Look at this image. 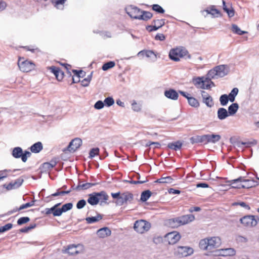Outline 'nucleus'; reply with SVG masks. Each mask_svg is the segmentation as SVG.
Wrapping results in <instances>:
<instances>
[{"label": "nucleus", "mask_w": 259, "mask_h": 259, "mask_svg": "<svg viewBox=\"0 0 259 259\" xmlns=\"http://www.w3.org/2000/svg\"><path fill=\"white\" fill-rule=\"evenodd\" d=\"M108 198L109 196L106 192L102 191L100 192H94L90 194L87 201L91 205H95L99 202L100 199L106 201Z\"/></svg>", "instance_id": "nucleus-1"}, {"label": "nucleus", "mask_w": 259, "mask_h": 259, "mask_svg": "<svg viewBox=\"0 0 259 259\" xmlns=\"http://www.w3.org/2000/svg\"><path fill=\"white\" fill-rule=\"evenodd\" d=\"M18 65L21 71L28 72L35 68V64L33 62L28 60H24L23 58H19L18 61Z\"/></svg>", "instance_id": "nucleus-2"}, {"label": "nucleus", "mask_w": 259, "mask_h": 259, "mask_svg": "<svg viewBox=\"0 0 259 259\" xmlns=\"http://www.w3.org/2000/svg\"><path fill=\"white\" fill-rule=\"evenodd\" d=\"M150 227L151 224L150 223L142 220L136 221L134 226L135 230L141 234L148 231Z\"/></svg>", "instance_id": "nucleus-3"}, {"label": "nucleus", "mask_w": 259, "mask_h": 259, "mask_svg": "<svg viewBox=\"0 0 259 259\" xmlns=\"http://www.w3.org/2000/svg\"><path fill=\"white\" fill-rule=\"evenodd\" d=\"M184 49L183 48H176L171 49L168 55L170 59L177 62L180 61V58L185 57V54H183L184 53Z\"/></svg>", "instance_id": "nucleus-4"}, {"label": "nucleus", "mask_w": 259, "mask_h": 259, "mask_svg": "<svg viewBox=\"0 0 259 259\" xmlns=\"http://www.w3.org/2000/svg\"><path fill=\"white\" fill-rule=\"evenodd\" d=\"M240 222L244 226L253 227L257 225V222L254 215H245L240 219Z\"/></svg>", "instance_id": "nucleus-5"}, {"label": "nucleus", "mask_w": 259, "mask_h": 259, "mask_svg": "<svg viewBox=\"0 0 259 259\" xmlns=\"http://www.w3.org/2000/svg\"><path fill=\"white\" fill-rule=\"evenodd\" d=\"M125 11L128 15L134 19H138L140 15L142 10L137 7L131 6L125 8Z\"/></svg>", "instance_id": "nucleus-6"}, {"label": "nucleus", "mask_w": 259, "mask_h": 259, "mask_svg": "<svg viewBox=\"0 0 259 259\" xmlns=\"http://www.w3.org/2000/svg\"><path fill=\"white\" fill-rule=\"evenodd\" d=\"M177 252L180 257H184L191 255L193 253V249L190 247L179 246L177 247Z\"/></svg>", "instance_id": "nucleus-7"}, {"label": "nucleus", "mask_w": 259, "mask_h": 259, "mask_svg": "<svg viewBox=\"0 0 259 259\" xmlns=\"http://www.w3.org/2000/svg\"><path fill=\"white\" fill-rule=\"evenodd\" d=\"M82 144V140L79 138L72 140L68 145L67 149L70 152H75Z\"/></svg>", "instance_id": "nucleus-8"}, {"label": "nucleus", "mask_w": 259, "mask_h": 259, "mask_svg": "<svg viewBox=\"0 0 259 259\" xmlns=\"http://www.w3.org/2000/svg\"><path fill=\"white\" fill-rule=\"evenodd\" d=\"M166 237L169 244H176L181 238V235L177 232H172L166 234Z\"/></svg>", "instance_id": "nucleus-9"}, {"label": "nucleus", "mask_w": 259, "mask_h": 259, "mask_svg": "<svg viewBox=\"0 0 259 259\" xmlns=\"http://www.w3.org/2000/svg\"><path fill=\"white\" fill-rule=\"evenodd\" d=\"M49 69L51 70V72L54 74L58 81H60L63 79L64 76V72L62 71L59 67L52 66L49 67Z\"/></svg>", "instance_id": "nucleus-10"}, {"label": "nucleus", "mask_w": 259, "mask_h": 259, "mask_svg": "<svg viewBox=\"0 0 259 259\" xmlns=\"http://www.w3.org/2000/svg\"><path fill=\"white\" fill-rule=\"evenodd\" d=\"M59 162V158L54 157L50 162H45L42 164V170L44 171H47L55 167Z\"/></svg>", "instance_id": "nucleus-11"}, {"label": "nucleus", "mask_w": 259, "mask_h": 259, "mask_svg": "<svg viewBox=\"0 0 259 259\" xmlns=\"http://www.w3.org/2000/svg\"><path fill=\"white\" fill-rule=\"evenodd\" d=\"M207 242L208 244L209 250L219 247L221 243V239L218 237H213L210 239H207Z\"/></svg>", "instance_id": "nucleus-12"}, {"label": "nucleus", "mask_w": 259, "mask_h": 259, "mask_svg": "<svg viewBox=\"0 0 259 259\" xmlns=\"http://www.w3.org/2000/svg\"><path fill=\"white\" fill-rule=\"evenodd\" d=\"M218 76L223 77L228 74L229 68L227 65H221L215 67Z\"/></svg>", "instance_id": "nucleus-13"}, {"label": "nucleus", "mask_w": 259, "mask_h": 259, "mask_svg": "<svg viewBox=\"0 0 259 259\" xmlns=\"http://www.w3.org/2000/svg\"><path fill=\"white\" fill-rule=\"evenodd\" d=\"M180 226L187 224L193 221L195 219L194 215L189 214L183 215L178 217Z\"/></svg>", "instance_id": "nucleus-14"}, {"label": "nucleus", "mask_w": 259, "mask_h": 259, "mask_svg": "<svg viewBox=\"0 0 259 259\" xmlns=\"http://www.w3.org/2000/svg\"><path fill=\"white\" fill-rule=\"evenodd\" d=\"M221 137L219 135H204L205 144L209 143H215L219 142L221 140Z\"/></svg>", "instance_id": "nucleus-15"}, {"label": "nucleus", "mask_w": 259, "mask_h": 259, "mask_svg": "<svg viewBox=\"0 0 259 259\" xmlns=\"http://www.w3.org/2000/svg\"><path fill=\"white\" fill-rule=\"evenodd\" d=\"M61 204V203H58L54 205L51 208H46L44 211V213L46 215H49L51 213L53 214L54 217H59V213H56V211L59 209V208L58 207Z\"/></svg>", "instance_id": "nucleus-16"}, {"label": "nucleus", "mask_w": 259, "mask_h": 259, "mask_svg": "<svg viewBox=\"0 0 259 259\" xmlns=\"http://www.w3.org/2000/svg\"><path fill=\"white\" fill-rule=\"evenodd\" d=\"M164 95L167 98L173 100H177L179 97L178 93L173 89L165 90Z\"/></svg>", "instance_id": "nucleus-17"}, {"label": "nucleus", "mask_w": 259, "mask_h": 259, "mask_svg": "<svg viewBox=\"0 0 259 259\" xmlns=\"http://www.w3.org/2000/svg\"><path fill=\"white\" fill-rule=\"evenodd\" d=\"M111 231L108 227H103L97 231V235L100 238H105L111 235Z\"/></svg>", "instance_id": "nucleus-18"}, {"label": "nucleus", "mask_w": 259, "mask_h": 259, "mask_svg": "<svg viewBox=\"0 0 259 259\" xmlns=\"http://www.w3.org/2000/svg\"><path fill=\"white\" fill-rule=\"evenodd\" d=\"M184 54H185V59H192V61L195 63H198V61H201L202 60V58L201 56H198V57H197V55L196 54L193 55H190L189 53L188 50H186L185 48L184 49Z\"/></svg>", "instance_id": "nucleus-19"}, {"label": "nucleus", "mask_w": 259, "mask_h": 259, "mask_svg": "<svg viewBox=\"0 0 259 259\" xmlns=\"http://www.w3.org/2000/svg\"><path fill=\"white\" fill-rule=\"evenodd\" d=\"M229 116L226 109L223 107L219 108L217 111V117L220 120H223Z\"/></svg>", "instance_id": "nucleus-20"}, {"label": "nucleus", "mask_w": 259, "mask_h": 259, "mask_svg": "<svg viewBox=\"0 0 259 259\" xmlns=\"http://www.w3.org/2000/svg\"><path fill=\"white\" fill-rule=\"evenodd\" d=\"M98 183H85L82 184H80V180H78V185L76 186V189L79 190V191L81 190H87L93 186L98 185Z\"/></svg>", "instance_id": "nucleus-21"}, {"label": "nucleus", "mask_w": 259, "mask_h": 259, "mask_svg": "<svg viewBox=\"0 0 259 259\" xmlns=\"http://www.w3.org/2000/svg\"><path fill=\"white\" fill-rule=\"evenodd\" d=\"M73 207V204L71 202L65 203L62 205L61 208H59L56 211V213H59V216H61L63 212H65L68 210H71Z\"/></svg>", "instance_id": "nucleus-22"}, {"label": "nucleus", "mask_w": 259, "mask_h": 259, "mask_svg": "<svg viewBox=\"0 0 259 259\" xmlns=\"http://www.w3.org/2000/svg\"><path fill=\"white\" fill-rule=\"evenodd\" d=\"M153 17V14L149 11L142 10L140 15H139V20L147 21Z\"/></svg>", "instance_id": "nucleus-23"}, {"label": "nucleus", "mask_w": 259, "mask_h": 259, "mask_svg": "<svg viewBox=\"0 0 259 259\" xmlns=\"http://www.w3.org/2000/svg\"><path fill=\"white\" fill-rule=\"evenodd\" d=\"M42 149L43 145L40 142H37L34 143L30 147L31 152L34 153H39Z\"/></svg>", "instance_id": "nucleus-24"}, {"label": "nucleus", "mask_w": 259, "mask_h": 259, "mask_svg": "<svg viewBox=\"0 0 259 259\" xmlns=\"http://www.w3.org/2000/svg\"><path fill=\"white\" fill-rule=\"evenodd\" d=\"M183 143L180 141H177L174 142L169 143L167 147L175 151L180 150L182 147Z\"/></svg>", "instance_id": "nucleus-25"}, {"label": "nucleus", "mask_w": 259, "mask_h": 259, "mask_svg": "<svg viewBox=\"0 0 259 259\" xmlns=\"http://www.w3.org/2000/svg\"><path fill=\"white\" fill-rule=\"evenodd\" d=\"M190 143L192 144L197 143L205 144L204 135L202 136H195L190 138Z\"/></svg>", "instance_id": "nucleus-26"}, {"label": "nucleus", "mask_w": 259, "mask_h": 259, "mask_svg": "<svg viewBox=\"0 0 259 259\" xmlns=\"http://www.w3.org/2000/svg\"><path fill=\"white\" fill-rule=\"evenodd\" d=\"M238 109H239V105L238 103H233L232 104H231L228 107V109L227 110L228 113L229 115V116L234 115L237 112Z\"/></svg>", "instance_id": "nucleus-27"}, {"label": "nucleus", "mask_w": 259, "mask_h": 259, "mask_svg": "<svg viewBox=\"0 0 259 259\" xmlns=\"http://www.w3.org/2000/svg\"><path fill=\"white\" fill-rule=\"evenodd\" d=\"M72 71L74 73V74L77 77V80H75V77L74 76H72L71 84L79 82L80 81V78L83 77V75H81V74L83 73V70L72 69Z\"/></svg>", "instance_id": "nucleus-28"}, {"label": "nucleus", "mask_w": 259, "mask_h": 259, "mask_svg": "<svg viewBox=\"0 0 259 259\" xmlns=\"http://www.w3.org/2000/svg\"><path fill=\"white\" fill-rule=\"evenodd\" d=\"M249 175L248 172L246 173V176L243 177H239L237 179L229 180L226 181L227 183H230V185L236 184L238 182H244V183L246 182H249V179H246L245 178L247 175Z\"/></svg>", "instance_id": "nucleus-29"}, {"label": "nucleus", "mask_w": 259, "mask_h": 259, "mask_svg": "<svg viewBox=\"0 0 259 259\" xmlns=\"http://www.w3.org/2000/svg\"><path fill=\"white\" fill-rule=\"evenodd\" d=\"M23 154V150L22 148L20 147H16L13 148L12 155L15 158H20L22 159Z\"/></svg>", "instance_id": "nucleus-30"}, {"label": "nucleus", "mask_w": 259, "mask_h": 259, "mask_svg": "<svg viewBox=\"0 0 259 259\" xmlns=\"http://www.w3.org/2000/svg\"><path fill=\"white\" fill-rule=\"evenodd\" d=\"M103 218V215L100 213H98L95 217H87L85 218V221L88 224H91L96 223Z\"/></svg>", "instance_id": "nucleus-31"}, {"label": "nucleus", "mask_w": 259, "mask_h": 259, "mask_svg": "<svg viewBox=\"0 0 259 259\" xmlns=\"http://www.w3.org/2000/svg\"><path fill=\"white\" fill-rule=\"evenodd\" d=\"M167 225L171 228H176L181 226L179 221L178 217L170 219L167 222Z\"/></svg>", "instance_id": "nucleus-32"}, {"label": "nucleus", "mask_w": 259, "mask_h": 259, "mask_svg": "<svg viewBox=\"0 0 259 259\" xmlns=\"http://www.w3.org/2000/svg\"><path fill=\"white\" fill-rule=\"evenodd\" d=\"M123 200L126 204L131 203L134 200V195L130 192L127 191L121 194Z\"/></svg>", "instance_id": "nucleus-33"}, {"label": "nucleus", "mask_w": 259, "mask_h": 259, "mask_svg": "<svg viewBox=\"0 0 259 259\" xmlns=\"http://www.w3.org/2000/svg\"><path fill=\"white\" fill-rule=\"evenodd\" d=\"M214 6H211L210 10L206 9L205 11L207 14H211L213 17H218L219 15L221 16V13L218 9H215Z\"/></svg>", "instance_id": "nucleus-34"}, {"label": "nucleus", "mask_w": 259, "mask_h": 259, "mask_svg": "<svg viewBox=\"0 0 259 259\" xmlns=\"http://www.w3.org/2000/svg\"><path fill=\"white\" fill-rule=\"evenodd\" d=\"M152 193L150 190L144 191L141 193L140 200L142 202H146L150 197Z\"/></svg>", "instance_id": "nucleus-35"}, {"label": "nucleus", "mask_w": 259, "mask_h": 259, "mask_svg": "<svg viewBox=\"0 0 259 259\" xmlns=\"http://www.w3.org/2000/svg\"><path fill=\"white\" fill-rule=\"evenodd\" d=\"M223 9L224 10V11L227 13L228 16L230 18H231L234 16V10L232 7L231 9L227 8L226 5V3L224 1H223Z\"/></svg>", "instance_id": "nucleus-36"}, {"label": "nucleus", "mask_w": 259, "mask_h": 259, "mask_svg": "<svg viewBox=\"0 0 259 259\" xmlns=\"http://www.w3.org/2000/svg\"><path fill=\"white\" fill-rule=\"evenodd\" d=\"M238 92L239 90L237 88H234L232 90L231 92L228 95L230 102H233L235 101V97L237 95Z\"/></svg>", "instance_id": "nucleus-37"}, {"label": "nucleus", "mask_w": 259, "mask_h": 259, "mask_svg": "<svg viewBox=\"0 0 259 259\" xmlns=\"http://www.w3.org/2000/svg\"><path fill=\"white\" fill-rule=\"evenodd\" d=\"M66 251L71 255H75L78 253L77 250V246L73 244L68 246Z\"/></svg>", "instance_id": "nucleus-38"}, {"label": "nucleus", "mask_w": 259, "mask_h": 259, "mask_svg": "<svg viewBox=\"0 0 259 259\" xmlns=\"http://www.w3.org/2000/svg\"><path fill=\"white\" fill-rule=\"evenodd\" d=\"M202 102L206 105V106L209 108L212 107L214 105L213 99L211 97H206L202 99Z\"/></svg>", "instance_id": "nucleus-39"}, {"label": "nucleus", "mask_w": 259, "mask_h": 259, "mask_svg": "<svg viewBox=\"0 0 259 259\" xmlns=\"http://www.w3.org/2000/svg\"><path fill=\"white\" fill-rule=\"evenodd\" d=\"M229 101H230V100L227 94H223L220 97V104L223 106H226Z\"/></svg>", "instance_id": "nucleus-40"}, {"label": "nucleus", "mask_w": 259, "mask_h": 259, "mask_svg": "<svg viewBox=\"0 0 259 259\" xmlns=\"http://www.w3.org/2000/svg\"><path fill=\"white\" fill-rule=\"evenodd\" d=\"M188 102L189 104L192 107L198 108L199 106L198 101L194 97H191L190 98H188Z\"/></svg>", "instance_id": "nucleus-41"}, {"label": "nucleus", "mask_w": 259, "mask_h": 259, "mask_svg": "<svg viewBox=\"0 0 259 259\" xmlns=\"http://www.w3.org/2000/svg\"><path fill=\"white\" fill-rule=\"evenodd\" d=\"M115 65V63L114 61H109L105 63L102 67V69L104 71H107L109 69L114 67Z\"/></svg>", "instance_id": "nucleus-42"}, {"label": "nucleus", "mask_w": 259, "mask_h": 259, "mask_svg": "<svg viewBox=\"0 0 259 259\" xmlns=\"http://www.w3.org/2000/svg\"><path fill=\"white\" fill-rule=\"evenodd\" d=\"M223 255L224 256H233L235 254L236 251L232 248H226L222 249Z\"/></svg>", "instance_id": "nucleus-43"}, {"label": "nucleus", "mask_w": 259, "mask_h": 259, "mask_svg": "<svg viewBox=\"0 0 259 259\" xmlns=\"http://www.w3.org/2000/svg\"><path fill=\"white\" fill-rule=\"evenodd\" d=\"M93 72H92L87 77L84 78L81 81V84L83 87H87L89 86L90 82L92 79Z\"/></svg>", "instance_id": "nucleus-44"}, {"label": "nucleus", "mask_w": 259, "mask_h": 259, "mask_svg": "<svg viewBox=\"0 0 259 259\" xmlns=\"http://www.w3.org/2000/svg\"><path fill=\"white\" fill-rule=\"evenodd\" d=\"M152 9L153 11H155L158 14H163L165 10L162 7L158 4H154L152 6Z\"/></svg>", "instance_id": "nucleus-45"}, {"label": "nucleus", "mask_w": 259, "mask_h": 259, "mask_svg": "<svg viewBox=\"0 0 259 259\" xmlns=\"http://www.w3.org/2000/svg\"><path fill=\"white\" fill-rule=\"evenodd\" d=\"M199 247L203 250H209V246L207 242V239H202L199 242Z\"/></svg>", "instance_id": "nucleus-46"}, {"label": "nucleus", "mask_w": 259, "mask_h": 259, "mask_svg": "<svg viewBox=\"0 0 259 259\" xmlns=\"http://www.w3.org/2000/svg\"><path fill=\"white\" fill-rule=\"evenodd\" d=\"M104 105L107 107H110L114 103V100L112 97H108L105 99L104 101Z\"/></svg>", "instance_id": "nucleus-47"}, {"label": "nucleus", "mask_w": 259, "mask_h": 259, "mask_svg": "<svg viewBox=\"0 0 259 259\" xmlns=\"http://www.w3.org/2000/svg\"><path fill=\"white\" fill-rule=\"evenodd\" d=\"M258 183L256 181H255L254 180H249V182H246L243 185H247L248 186V187L245 188V189H249L251 187H255L256 186L258 185Z\"/></svg>", "instance_id": "nucleus-48"}, {"label": "nucleus", "mask_w": 259, "mask_h": 259, "mask_svg": "<svg viewBox=\"0 0 259 259\" xmlns=\"http://www.w3.org/2000/svg\"><path fill=\"white\" fill-rule=\"evenodd\" d=\"M165 20L164 19L153 20L152 24L157 25V26L159 27V28H160L165 25Z\"/></svg>", "instance_id": "nucleus-49"}, {"label": "nucleus", "mask_w": 259, "mask_h": 259, "mask_svg": "<svg viewBox=\"0 0 259 259\" xmlns=\"http://www.w3.org/2000/svg\"><path fill=\"white\" fill-rule=\"evenodd\" d=\"M99 148L98 147L91 149L89 153V157L90 158H92L96 155H98L99 153Z\"/></svg>", "instance_id": "nucleus-50"}, {"label": "nucleus", "mask_w": 259, "mask_h": 259, "mask_svg": "<svg viewBox=\"0 0 259 259\" xmlns=\"http://www.w3.org/2000/svg\"><path fill=\"white\" fill-rule=\"evenodd\" d=\"M30 221V218L28 217H23L19 218L17 220V224L19 226L22 225Z\"/></svg>", "instance_id": "nucleus-51"}, {"label": "nucleus", "mask_w": 259, "mask_h": 259, "mask_svg": "<svg viewBox=\"0 0 259 259\" xmlns=\"http://www.w3.org/2000/svg\"><path fill=\"white\" fill-rule=\"evenodd\" d=\"M13 227V224L11 223H8L4 225V226L0 227V233H2L6 231H7Z\"/></svg>", "instance_id": "nucleus-52"}, {"label": "nucleus", "mask_w": 259, "mask_h": 259, "mask_svg": "<svg viewBox=\"0 0 259 259\" xmlns=\"http://www.w3.org/2000/svg\"><path fill=\"white\" fill-rule=\"evenodd\" d=\"M203 78L204 77H198L195 78H194L193 83L194 85L196 86L197 88H198V87H197L198 85H201L203 84V83H204Z\"/></svg>", "instance_id": "nucleus-53"}, {"label": "nucleus", "mask_w": 259, "mask_h": 259, "mask_svg": "<svg viewBox=\"0 0 259 259\" xmlns=\"http://www.w3.org/2000/svg\"><path fill=\"white\" fill-rule=\"evenodd\" d=\"M232 205H240V206L244 207L245 209L247 210H249L250 209V206L246 202H235L232 204Z\"/></svg>", "instance_id": "nucleus-54"}, {"label": "nucleus", "mask_w": 259, "mask_h": 259, "mask_svg": "<svg viewBox=\"0 0 259 259\" xmlns=\"http://www.w3.org/2000/svg\"><path fill=\"white\" fill-rule=\"evenodd\" d=\"M31 155V153L29 151L27 150H25L24 152L23 151L22 161L24 162H25L27 161V158L30 157Z\"/></svg>", "instance_id": "nucleus-55"}, {"label": "nucleus", "mask_w": 259, "mask_h": 259, "mask_svg": "<svg viewBox=\"0 0 259 259\" xmlns=\"http://www.w3.org/2000/svg\"><path fill=\"white\" fill-rule=\"evenodd\" d=\"M35 200H33L32 201H31V202H27L25 204H23L22 205H21L20 206V209H24L25 208H28V207H31V206H32L34 205V202H35Z\"/></svg>", "instance_id": "nucleus-56"}, {"label": "nucleus", "mask_w": 259, "mask_h": 259, "mask_svg": "<svg viewBox=\"0 0 259 259\" xmlns=\"http://www.w3.org/2000/svg\"><path fill=\"white\" fill-rule=\"evenodd\" d=\"M86 204V201L84 199L80 200L76 203V207L78 209H82L85 206Z\"/></svg>", "instance_id": "nucleus-57"}, {"label": "nucleus", "mask_w": 259, "mask_h": 259, "mask_svg": "<svg viewBox=\"0 0 259 259\" xmlns=\"http://www.w3.org/2000/svg\"><path fill=\"white\" fill-rule=\"evenodd\" d=\"M132 107L134 111L139 112L141 110V105L138 104L136 101H134L132 104Z\"/></svg>", "instance_id": "nucleus-58"}, {"label": "nucleus", "mask_w": 259, "mask_h": 259, "mask_svg": "<svg viewBox=\"0 0 259 259\" xmlns=\"http://www.w3.org/2000/svg\"><path fill=\"white\" fill-rule=\"evenodd\" d=\"M104 106V102L101 100H99L96 102L94 105V108L96 109H101Z\"/></svg>", "instance_id": "nucleus-59"}, {"label": "nucleus", "mask_w": 259, "mask_h": 259, "mask_svg": "<svg viewBox=\"0 0 259 259\" xmlns=\"http://www.w3.org/2000/svg\"><path fill=\"white\" fill-rule=\"evenodd\" d=\"M23 181L24 180L22 178H19L16 179L14 182H13V183H14L15 188H18L21 186Z\"/></svg>", "instance_id": "nucleus-60"}, {"label": "nucleus", "mask_w": 259, "mask_h": 259, "mask_svg": "<svg viewBox=\"0 0 259 259\" xmlns=\"http://www.w3.org/2000/svg\"><path fill=\"white\" fill-rule=\"evenodd\" d=\"M159 29V27H157L155 24L153 25H147L146 27V29L149 32H152L156 31Z\"/></svg>", "instance_id": "nucleus-61"}, {"label": "nucleus", "mask_w": 259, "mask_h": 259, "mask_svg": "<svg viewBox=\"0 0 259 259\" xmlns=\"http://www.w3.org/2000/svg\"><path fill=\"white\" fill-rule=\"evenodd\" d=\"M215 71H216V70L214 67L213 69H211L209 71V72L208 73V75L212 78H217V76H218V74L217 72H215Z\"/></svg>", "instance_id": "nucleus-62"}, {"label": "nucleus", "mask_w": 259, "mask_h": 259, "mask_svg": "<svg viewBox=\"0 0 259 259\" xmlns=\"http://www.w3.org/2000/svg\"><path fill=\"white\" fill-rule=\"evenodd\" d=\"M116 205L121 206L126 204L125 202L123 200V197H122V195L121 194V196L117 199L115 202Z\"/></svg>", "instance_id": "nucleus-63"}, {"label": "nucleus", "mask_w": 259, "mask_h": 259, "mask_svg": "<svg viewBox=\"0 0 259 259\" xmlns=\"http://www.w3.org/2000/svg\"><path fill=\"white\" fill-rule=\"evenodd\" d=\"M232 31L233 33L238 35L241 31V29L237 25L233 24L232 25Z\"/></svg>", "instance_id": "nucleus-64"}]
</instances>
